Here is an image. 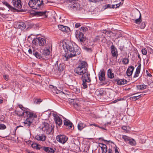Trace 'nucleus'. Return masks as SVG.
<instances>
[{
  "label": "nucleus",
  "instance_id": "obj_1",
  "mask_svg": "<svg viewBox=\"0 0 153 153\" xmlns=\"http://www.w3.org/2000/svg\"><path fill=\"white\" fill-rule=\"evenodd\" d=\"M59 50L62 56H67L66 60L69 58L76 56L80 53L79 48L74 43L69 41L61 42L59 45Z\"/></svg>",
  "mask_w": 153,
  "mask_h": 153
},
{
  "label": "nucleus",
  "instance_id": "obj_2",
  "mask_svg": "<svg viewBox=\"0 0 153 153\" xmlns=\"http://www.w3.org/2000/svg\"><path fill=\"white\" fill-rule=\"evenodd\" d=\"M88 65L87 63L84 61H81L78 64V66L74 69V72L79 75H82L81 79L82 81V88H86L87 87V83H89L91 81L90 74L88 72Z\"/></svg>",
  "mask_w": 153,
  "mask_h": 153
},
{
  "label": "nucleus",
  "instance_id": "obj_3",
  "mask_svg": "<svg viewBox=\"0 0 153 153\" xmlns=\"http://www.w3.org/2000/svg\"><path fill=\"white\" fill-rule=\"evenodd\" d=\"M19 107L23 111L22 112V114H20V116H23L24 115L25 113L26 115L27 116V118L25 121V124L26 126H29L31 125L32 123L33 122L34 118L37 117V115L35 114L32 112L29 111H27L26 109L24 108L22 105H19Z\"/></svg>",
  "mask_w": 153,
  "mask_h": 153
},
{
  "label": "nucleus",
  "instance_id": "obj_4",
  "mask_svg": "<svg viewBox=\"0 0 153 153\" xmlns=\"http://www.w3.org/2000/svg\"><path fill=\"white\" fill-rule=\"evenodd\" d=\"M43 2L42 0H30L28 4L32 9H38L42 4Z\"/></svg>",
  "mask_w": 153,
  "mask_h": 153
},
{
  "label": "nucleus",
  "instance_id": "obj_5",
  "mask_svg": "<svg viewBox=\"0 0 153 153\" xmlns=\"http://www.w3.org/2000/svg\"><path fill=\"white\" fill-rule=\"evenodd\" d=\"M40 128L42 130L47 134H49L53 130V128L48 123L42 122Z\"/></svg>",
  "mask_w": 153,
  "mask_h": 153
},
{
  "label": "nucleus",
  "instance_id": "obj_6",
  "mask_svg": "<svg viewBox=\"0 0 153 153\" xmlns=\"http://www.w3.org/2000/svg\"><path fill=\"white\" fill-rule=\"evenodd\" d=\"M132 19L135 21L134 22L136 24H140L142 21L141 15L140 12L134 13L132 16Z\"/></svg>",
  "mask_w": 153,
  "mask_h": 153
},
{
  "label": "nucleus",
  "instance_id": "obj_7",
  "mask_svg": "<svg viewBox=\"0 0 153 153\" xmlns=\"http://www.w3.org/2000/svg\"><path fill=\"white\" fill-rule=\"evenodd\" d=\"M38 42L39 45L40 46H44L46 44V39L44 38L39 37L36 40H33V44H36V42Z\"/></svg>",
  "mask_w": 153,
  "mask_h": 153
},
{
  "label": "nucleus",
  "instance_id": "obj_8",
  "mask_svg": "<svg viewBox=\"0 0 153 153\" xmlns=\"http://www.w3.org/2000/svg\"><path fill=\"white\" fill-rule=\"evenodd\" d=\"M76 36L81 42L85 41V38L83 33L79 30H77L75 32Z\"/></svg>",
  "mask_w": 153,
  "mask_h": 153
},
{
  "label": "nucleus",
  "instance_id": "obj_9",
  "mask_svg": "<svg viewBox=\"0 0 153 153\" xmlns=\"http://www.w3.org/2000/svg\"><path fill=\"white\" fill-rule=\"evenodd\" d=\"M58 141L62 143H65L68 140V138L64 134H60L58 135Z\"/></svg>",
  "mask_w": 153,
  "mask_h": 153
},
{
  "label": "nucleus",
  "instance_id": "obj_10",
  "mask_svg": "<svg viewBox=\"0 0 153 153\" xmlns=\"http://www.w3.org/2000/svg\"><path fill=\"white\" fill-rule=\"evenodd\" d=\"M58 28L60 30L63 32L69 33L70 31V29L69 27L64 26L60 24L58 25Z\"/></svg>",
  "mask_w": 153,
  "mask_h": 153
},
{
  "label": "nucleus",
  "instance_id": "obj_11",
  "mask_svg": "<svg viewBox=\"0 0 153 153\" xmlns=\"http://www.w3.org/2000/svg\"><path fill=\"white\" fill-rule=\"evenodd\" d=\"M65 120H64V125L65 126L66 128L68 129H70L72 127L73 124L69 120L65 118Z\"/></svg>",
  "mask_w": 153,
  "mask_h": 153
},
{
  "label": "nucleus",
  "instance_id": "obj_12",
  "mask_svg": "<svg viewBox=\"0 0 153 153\" xmlns=\"http://www.w3.org/2000/svg\"><path fill=\"white\" fill-rule=\"evenodd\" d=\"M20 0H13L12 3L13 6L18 8H21L22 7Z\"/></svg>",
  "mask_w": 153,
  "mask_h": 153
},
{
  "label": "nucleus",
  "instance_id": "obj_13",
  "mask_svg": "<svg viewBox=\"0 0 153 153\" xmlns=\"http://www.w3.org/2000/svg\"><path fill=\"white\" fill-rule=\"evenodd\" d=\"M105 72L103 69L101 70L100 72H99L98 75L99 78L101 81H104L105 79Z\"/></svg>",
  "mask_w": 153,
  "mask_h": 153
},
{
  "label": "nucleus",
  "instance_id": "obj_14",
  "mask_svg": "<svg viewBox=\"0 0 153 153\" xmlns=\"http://www.w3.org/2000/svg\"><path fill=\"white\" fill-rule=\"evenodd\" d=\"M115 82H117V84L118 85H122L126 84L127 81L126 79H119V78H115L114 79Z\"/></svg>",
  "mask_w": 153,
  "mask_h": 153
},
{
  "label": "nucleus",
  "instance_id": "obj_15",
  "mask_svg": "<svg viewBox=\"0 0 153 153\" xmlns=\"http://www.w3.org/2000/svg\"><path fill=\"white\" fill-rule=\"evenodd\" d=\"M111 49L112 56L113 57H117L118 56L117 51V49L113 45H112L111 46Z\"/></svg>",
  "mask_w": 153,
  "mask_h": 153
},
{
  "label": "nucleus",
  "instance_id": "obj_16",
  "mask_svg": "<svg viewBox=\"0 0 153 153\" xmlns=\"http://www.w3.org/2000/svg\"><path fill=\"white\" fill-rule=\"evenodd\" d=\"M33 54L37 58L40 59H44V57H43L42 54H41L40 53L37 52L36 51L33 50L32 52Z\"/></svg>",
  "mask_w": 153,
  "mask_h": 153
},
{
  "label": "nucleus",
  "instance_id": "obj_17",
  "mask_svg": "<svg viewBox=\"0 0 153 153\" xmlns=\"http://www.w3.org/2000/svg\"><path fill=\"white\" fill-rule=\"evenodd\" d=\"M16 27L22 30H24L26 27V25L23 22H19L17 23L16 25Z\"/></svg>",
  "mask_w": 153,
  "mask_h": 153
},
{
  "label": "nucleus",
  "instance_id": "obj_18",
  "mask_svg": "<svg viewBox=\"0 0 153 153\" xmlns=\"http://www.w3.org/2000/svg\"><path fill=\"white\" fill-rule=\"evenodd\" d=\"M46 11L41 12L37 11L35 13V16H43L44 18H46L47 17L48 15L46 14Z\"/></svg>",
  "mask_w": 153,
  "mask_h": 153
},
{
  "label": "nucleus",
  "instance_id": "obj_19",
  "mask_svg": "<svg viewBox=\"0 0 153 153\" xmlns=\"http://www.w3.org/2000/svg\"><path fill=\"white\" fill-rule=\"evenodd\" d=\"M121 3V2L119 4H114L112 5H111L110 4H106L105 5L104 7H105V9H106L107 8H116L117 7H119L120 6V4Z\"/></svg>",
  "mask_w": 153,
  "mask_h": 153
},
{
  "label": "nucleus",
  "instance_id": "obj_20",
  "mask_svg": "<svg viewBox=\"0 0 153 153\" xmlns=\"http://www.w3.org/2000/svg\"><path fill=\"white\" fill-rule=\"evenodd\" d=\"M134 70V68L133 66H130L128 67L126 72L127 75L128 76H131Z\"/></svg>",
  "mask_w": 153,
  "mask_h": 153
},
{
  "label": "nucleus",
  "instance_id": "obj_21",
  "mask_svg": "<svg viewBox=\"0 0 153 153\" xmlns=\"http://www.w3.org/2000/svg\"><path fill=\"white\" fill-rule=\"evenodd\" d=\"M70 5V7L74 10H79L80 6V4L78 3H76L72 5Z\"/></svg>",
  "mask_w": 153,
  "mask_h": 153
},
{
  "label": "nucleus",
  "instance_id": "obj_22",
  "mask_svg": "<svg viewBox=\"0 0 153 153\" xmlns=\"http://www.w3.org/2000/svg\"><path fill=\"white\" fill-rule=\"evenodd\" d=\"M108 77L111 79L115 77V75L112 71V70L110 68L108 70L107 72Z\"/></svg>",
  "mask_w": 153,
  "mask_h": 153
},
{
  "label": "nucleus",
  "instance_id": "obj_23",
  "mask_svg": "<svg viewBox=\"0 0 153 153\" xmlns=\"http://www.w3.org/2000/svg\"><path fill=\"white\" fill-rule=\"evenodd\" d=\"M42 150H44L45 152L49 153H53L54 150L53 149L51 148L48 147H42Z\"/></svg>",
  "mask_w": 153,
  "mask_h": 153
},
{
  "label": "nucleus",
  "instance_id": "obj_24",
  "mask_svg": "<svg viewBox=\"0 0 153 153\" xmlns=\"http://www.w3.org/2000/svg\"><path fill=\"white\" fill-rule=\"evenodd\" d=\"M50 53V51L49 49H46L43 50L42 55L43 57H44V59L48 58L47 56H48Z\"/></svg>",
  "mask_w": 153,
  "mask_h": 153
},
{
  "label": "nucleus",
  "instance_id": "obj_25",
  "mask_svg": "<svg viewBox=\"0 0 153 153\" xmlns=\"http://www.w3.org/2000/svg\"><path fill=\"white\" fill-rule=\"evenodd\" d=\"M141 66V64L140 63L136 69V72L134 76V78L137 77L138 76V74L140 72Z\"/></svg>",
  "mask_w": 153,
  "mask_h": 153
},
{
  "label": "nucleus",
  "instance_id": "obj_26",
  "mask_svg": "<svg viewBox=\"0 0 153 153\" xmlns=\"http://www.w3.org/2000/svg\"><path fill=\"white\" fill-rule=\"evenodd\" d=\"M62 118L65 119V117L62 115L58 114V126H60L62 123Z\"/></svg>",
  "mask_w": 153,
  "mask_h": 153
},
{
  "label": "nucleus",
  "instance_id": "obj_27",
  "mask_svg": "<svg viewBox=\"0 0 153 153\" xmlns=\"http://www.w3.org/2000/svg\"><path fill=\"white\" fill-rule=\"evenodd\" d=\"M99 144L102 145V146H100L102 150V153H106L107 152L106 145L102 143H100Z\"/></svg>",
  "mask_w": 153,
  "mask_h": 153
},
{
  "label": "nucleus",
  "instance_id": "obj_28",
  "mask_svg": "<svg viewBox=\"0 0 153 153\" xmlns=\"http://www.w3.org/2000/svg\"><path fill=\"white\" fill-rule=\"evenodd\" d=\"M86 127V125L84 123L80 122L78 125V129L81 131L83 128Z\"/></svg>",
  "mask_w": 153,
  "mask_h": 153
},
{
  "label": "nucleus",
  "instance_id": "obj_29",
  "mask_svg": "<svg viewBox=\"0 0 153 153\" xmlns=\"http://www.w3.org/2000/svg\"><path fill=\"white\" fill-rule=\"evenodd\" d=\"M31 146L33 148L38 150L41 149L42 148V146L41 145L36 143H33L31 144Z\"/></svg>",
  "mask_w": 153,
  "mask_h": 153
},
{
  "label": "nucleus",
  "instance_id": "obj_30",
  "mask_svg": "<svg viewBox=\"0 0 153 153\" xmlns=\"http://www.w3.org/2000/svg\"><path fill=\"white\" fill-rule=\"evenodd\" d=\"M2 2L4 5L6 6L11 10H12L15 9L13 7L10 5L7 1H2Z\"/></svg>",
  "mask_w": 153,
  "mask_h": 153
},
{
  "label": "nucleus",
  "instance_id": "obj_31",
  "mask_svg": "<svg viewBox=\"0 0 153 153\" xmlns=\"http://www.w3.org/2000/svg\"><path fill=\"white\" fill-rule=\"evenodd\" d=\"M36 139L38 140H45V136H42L39 135H37L35 136Z\"/></svg>",
  "mask_w": 153,
  "mask_h": 153
},
{
  "label": "nucleus",
  "instance_id": "obj_32",
  "mask_svg": "<svg viewBox=\"0 0 153 153\" xmlns=\"http://www.w3.org/2000/svg\"><path fill=\"white\" fill-rule=\"evenodd\" d=\"M49 88L52 89V91L53 93L57 94V87L56 86H55L52 85H49Z\"/></svg>",
  "mask_w": 153,
  "mask_h": 153
},
{
  "label": "nucleus",
  "instance_id": "obj_33",
  "mask_svg": "<svg viewBox=\"0 0 153 153\" xmlns=\"http://www.w3.org/2000/svg\"><path fill=\"white\" fill-rule=\"evenodd\" d=\"M59 90L58 89V94L59 96H61V97H64L65 94L62 91H61L62 90V88L61 87L59 88Z\"/></svg>",
  "mask_w": 153,
  "mask_h": 153
},
{
  "label": "nucleus",
  "instance_id": "obj_34",
  "mask_svg": "<svg viewBox=\"0 0 153 153\" xmlns=\"http://www.w3.org/2000/svg\"><path fill=\"white\" fill-rule=\"evenodd\" d=\"M65 65L64 64H60L59 66H58V71H59V72L62 71Z\"/></svg>",
  "mask_w": 153,
  "mask_h": 153
},
{
  "label": "nucleus",
  "instance_id": "obj_35",
  "mask_svg": "<svg viewBox=\"0 0 153 153\" xmlns=\"http://www.w3.org/2000/svg\"><path fill=\"white\" fill-rule=\"evenodd\" d=\"M128 143L131 146H134L136 144V142L134 139L130 138L128 140Z\"/></svg>",
  "mask_w": 153,
  "mask_h": 153
},
{
  "label": "nucleus",
  "instance_id": "obj_36",
  "mask_svg": "<svg viewBox=\"0 0 153 153\" xmlns=\"http://www.w3.org/2000/svg\"><path fill=\"white\" fill-rule=\"evenodd\" d=\"M147 87V85H140L137 86L138 89L142 90L144 89Z\"/></svg>",
  "mask_w": 153,
  "mask_h": 153
},
{
  "label": "nucleus",
  "instance_id": "obj_37",
  "mask_svg": "<svg viewBox=\"0 0 153 153\" xmlns=\"http://www.w3.org/2000/svg\"><path fill=\"white\" fill-rule=\"evenodd\" d=\"M53 116L54 117V119L57 125V114L56 113H53Z\"/></svg>",
  "mask_w": 153,
  "mask_h": 153
},
{
  "label": "nucleus",
  "instance_id": "obj_38",
  "mask_svg": "<svg viewBox=\"0 0 153 153\" xmlns=\"http://www.w3.org/2000/svg\"><path fill=\"white\" fill-rule=\"evenodd\" d=\"M129 59L127 58H124L122 60V62L123 64L126 65L128 64L129 62Z\"/></svg>",
  "mask_w": 153,
  "mask_h": 153
},
{
  "label": "nucleus",
  "instance_id": "obj_39",
  "mask_svg": "<svg viewBox=\"0 0 153 153\" xmlns=\"http://www.w3.org/2000/svg\"><path fill=\"white\" fill-rule=\"evenodd\" d=\"M73 90L76 94H78L80 92V90L79 89L77 88L76 87L74 88Z\"/></svg>",
  "mask_w": 153,
  "mask_h": 153
},
{
  "label": "nucleus",
  "instance_id": "obj_40",
  "mask_svg": "<svg viewBox=\"0 0 153 153\" xmlns=\"http://www.w3.org/2000/svg\"><path fill=\"white\" fill-rule=\"evenodd\" d=\"M122 138L125 141H128L130 138L126 135H123Z\"/></svg>",
  "mask_w": 153,
  "mask_h": 153
},
{
  "label": "nucleus",
  "instance_id": "obj_41",
  "mask_svg": "<svg viewBox=\"0 0 153 153\" xmlns=\"http://www.w3.org/2000/svg\"><path fill=\"white\" fill-rule=\"evenodd\" d=\"M6 128V126L2 124H0V130H3L4 129Z\"/></svg>",
  "mask_w": 153,
  "mask_h": 153
},
{
  "label": "nucleus",
  "instance_id": "obj_42",
  "mask_svg": "<svg viewBox=\"0 0 153 153\" xmlns=\"http://www.w3.org/2000/svg\"><path fill=\"white\" fill-rule=\"evenodd\" d=\"M73 106L75 108H76L77 109H79V107L80 106V105L79 104H78L77 103H73Z\"/></svg>",
  "mask_w": 153,
  "mask_h": 153
},
{
  "label": "nucleus",
  "instance_id": "obj_43",
  "mask_svg": "<svg viewBox=\"0 0 153 153\" xmlns=\"http://www.w3.org/2000/svg\"><path fill=\"white\" fill-rule=\"evenodd\" d=\"M146 25V23L145 22H143L140 25V28L142 29H144Z\"/></svg>",
  "mask_w": 153,
  "mask_h": 153
},
{
  "label": "nucleus",
  "instance_id": "obj_44",
  "mask_svg": "<svg viewBox=\"0 0 153 153\" xmlns=\"http://www.w3.org/2000/svg\"><path fill=\"white\" fill-rule=\"evenodd\" d=\"M42 101L41 100V99H36L34 102V103L36 104H39Z\"/></svg>",
  "mask_w": 153,
  "mask_h": 153
},
{
  "label": "nucleus",
  "instance_id": "obj_45",
  "mask_svg": "<svg viewBox=\"0 0 153 153\" xmlns=\"http://www.w3.org/2000/svg\"><path fill=\"white\" fill-rule=\"evenodd\" d=\"M130 99L132 100H136L139 99V97L137 96H134L130 98Z\"/></svg>",
  "mask_w": 153,
  "mask_h": 153
},
{
  "label": "nucleus",
  "instance_id": "obj_46",
  "mask_svg": "<svg viewBox=\"0 0 153 153\" xmlns=\"http://www.w3.org/2000/svg\"><path fill=\"white\" fill-rule=\"evenodd\" d=\"M141 51L143 55H146L147 53L146 49V48L142 49Z\"/></svg>",
  "mask_w": 153,
  "mask_h": 153
},
{
  "label": "nucleus",
  "instance_id": "obj_47",
  "mask_svg": "<svg viewBox=\"0 0 153 153\" xmlns=\"http://www.w3.org/2000/svg\"><path fill=\"white\" fill-rule=\"evenodd\" d=\"M65 22L64 19H61V16L60 17L59 19L58 20V23L59 22L60 24H62L64 22Z\"/></svg>",
  "mask_w": 153,
  "mask_h": 153
},
{
  "label": "nucleus",
  "instance_id": "obj_48",
  "mask_svg": "<svg viewBox=\"0 0 153 153\" xmlns=\"http://www.w3.org/2000/svg\"><path fill=\"white\" fill-rule=\"evenodd\" d=\"M16 133L15 132L14 133V134H13V137H11V140L13 141H16Z\"/></svg>",
  "mask_w": 153,
  "mask_h": 153
},
{
  "label": "nucleus",
  "instance_id": "obj_49",
  "mask_svg": "<svg viewBox=\"0 0 153 153\" xmlns=\"http://www.w3.org/2000/svg\"><path fill=\"white\" fill-rule=\"evenodd\" d=\"M8 75H4L3 76V77L4 79H5L6 80H8Z\"/></svg>",
  "mask_w": 153,
  "mask_h": 153
},
{
  "label": "nucleus",
  "instance_id": "obj_50",
  "mask_svg": "<svg viewBox=\"0 0 153 153\" xmlns=\"http://www.w3.org/2000/svg\"><path fill=\"white\" fill-rule=\"evenodd\" d=\"M84 49L86 51H91V48H88L87 47H84Z\"/></svg>",
  "mask_w": 153,
  "mask_h": 153
},
{
  "label": "nucleus",
  "instance_id": "obj_51",
  "mask_svg": "<svg viewBox=\"0 0 153 153\" xmlns=\"http://www.w3.org/2000/svg\"><path fill=\"white\" fill-rule=\"evenodd\" d=\"M114 151L115 153H119L118 151V148L116 146L114 147Z\"/></svg>",
  "mask_w": 153,
  "mask_h": 153
},
{
  "label": "nucleus",
  "instance_id": "obj_52",
  "mask_svg": "<svg viewBox=\"0 0 153 153\" xmlns=\"http://www.w3.org/2000/svg\"><path fill=\"white\" fill-rule=\"evenodd\" d=\"M87 29L86 27H82L80 28V30L84 31L85 30H86V29Z\"/></svg>",
  "mask_w": 153,
  "mask_h": 153
},
{
  "label": "nucleus",
  "instance_id": "obj_53",
  "mask_svg": "<svg viewBox=\"0 0 153 153\" xmlns=\"http://www.w3.org/2000/svg\"><path fill=\"white\" fill-rule=\"evenodd\" d=\"M122 129L125 130H127V127L126 126H123L122 127Z\"/></svg>",
  "mask_w": 153,
  "mask_h": 153
},
{
  "label": "nucleus",
  "instance_id": "obj_54",
  "mask_svg": "<svg viewBox=\"0 0 153 153\" xmlns=\"http://www.w3.org/2000/svg\"><path fill=\"white\" fill-rule=\"evenodd\" d=\"M146 73L147 74V76H152V75L147 70H146Z\"/></svg>",
  "mask_w": 153,
  "mask_h": 153
},
{
  "label": "nucleus",
  "instance_id": "obj_55",
  "mask_svg": "<svg viewBox=\"0 0 153 153\" xmlns=\"http://www.w3.org/2000/svg\"><path fill=\"white\" fill-rule=\"evenodd\" d=\"M80 26V25L79 23H76L75 25V27L76 28H78Z\"/></svg>",
  "mask_w": 153,
  "mask_h": 153
},
{
  "label": "nucleus",
  "instance_id": "obj_56",
  "mask_svg": "<svg viewBox=\"0 0 153 153\" xmlns=\"http://www.w3.org/2000/svg\"><path fill=\"white\" fill-rule=\"evenodd\" d=\"M90 126H94L97 127H99V126L95 123L90 124Z\"/></svg>",
  "mask_w": 153,
  "mask_h": 153
},
{
  "label": "nucleus",
  "instance_id": "obj_57",
  "mask_svg": "<svg viewBox=\"0 0 153 153\" xmlns=\"http://www.w3.org/2000/svg\"><path fill=\"white\" fill-rule=\"evenodd\" d=\"M26 152L28 153H35L33 152L28 149L26 150Z\"/></svg>",
  "mask_w": 153,
  "mask_h": 153
},
{
  "label": "nucleus",
  "instance_id": "obj_58",
  "mask_svg": "<svg viewBox=\"0 0 153 153\" xmlns=\"http://www.w3.org/2000/svg\"><path fill=\"white\" fill-rule=\"evenodd\" d=\"M98 40H100L98 36H97L95 39V42H97Z\"/></svg>",
  "mask_w": 153,
  "mask_h": 153
},
{
  "label": "nucleus",
  "instance_id": "obj_59",
  "mask_svg": "<svg viewBox=\"0 0 153 153\" xmlns=\"http://www.w3.org/2000/svg\"><path fill=\"white\" fill-rule=\"evenodd\" d=\"M120 100H121V99H118L116 100H115L113 101H112V102L113 103H116L117 101H120Z\"/></svg>",
  "mask_w": 153,
  "mask_h": 153
},
{
  "label": "nucleus",
  "instance_id": "obj_60",
  "mask_svg": "<svg viewBox=\"0 0 153 153\" xmlns=\"http://www.w3.org/2000/svg\"><path fill=\"white\" fill-rule=\"evenodd\" d=\"M106 32V34H110L111 33H113L110 30L107 31Z\"/></svg>",
  "mask_w": 153,
  "mask_h": 153
},
{
  "label": "nucleus",
  "instance_id": "obj_61",
  "mask_svg": "<svg viewBox=\"0 0 153 153\" xmlns=\"http://www.w3.org/2000/svg\"><path fill=\"white\" fill-rule=\"evenodd\" d=\"M28 52L30 54H31L32 53V51L31 49H29L28 50Z\"/></svg>",
  "mask_w": 153,
  "mask_h": 153
},
{
  "label": "nucleus",
  "instance_id": "obj_62",
  "mask_svg": "<svg viewBox=\"0 0 153 153\" xmlns=\"http://www.w3.org/2000/svg\"><path fill=\"white\" fill-rule=\"evenodd\" d=\"M112 150L109 149L108 150V153H112Z\"/></svg>",
  "mask_w": 153,
  "mask_h": 153
},
{
  "label": "nucleus",
  "instance_id": "obj_63",
  "mask_svg": "<svg viewBox=\"0 0 153 153\" xmlns=\"http://www.w3.org/2000/svg\"><path fill=\"white\" fill-rule=\"evenodd\" d=\"M104 38L102 40V41L104 42H105L106 41V39L104 37Z\"/></svg>",
  "mask_w": 153,
  "mask_h": 153
},
{
  "label": "nucleus",
  "instance_id": "obj_64",
  "mask_svg": "<svg viewBox=\"0 0 153 153\" xmlns=\"http://www.w3.org/2000/svg\"><path fill=\"white\" fill-rule=\"evenodd\" d=\"M107 30H103L102 32V33H104V34H106V33H107Z\"/></svg>",
  "mask_w": 153,
  "mask_h": 153
}]
</instances>
